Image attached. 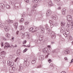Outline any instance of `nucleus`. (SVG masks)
Segmentation results:
<instances>
[{
    "label": "nucleus",
    "mask_w": 73,
    "mask_h": 73,
    "mask_svg": "<svg viewBox=\"0 0 73 73\" xmlns=\"http://www.w3.org/2000/svg\"><path fill=\"white\" fill-rule=\"evenodd\" d=\"M38 30V27H35L33 29V28H31L29 29V31L30 32L33 31V32H35L36 31Z\"/></svg>",
    "instance_id": "1"
},
{
    "label": "nucleus",
    "mask_w": 73,
    "mask_h": 73,
    "mask_svg": "<svg viewBox=\"0 0 73 73\" xmlns=\"http://www.w3.org/2000/svg\"><path fill=\"white\" fill-rule=\"evenodd\" d=\"M8 63L9 64V65H10L11 66H13L14 65V63L12 61V60H8L7 61Z\"/></svg>",
    "instance_id": "2"
},
{
    "label": "nucleus",
    "mask_w": 73,
    "mask_h": 73,
    "mask_svg": "<svg viewBox=\"0 0 73 73\" xmlns=\"http://www.w3.org/2000/svg\"><path fill=\"white\" fill-rule=\"evenodd\" d=\"M67 20L68 21H71V20H72V16L70 15H68L67 16Z\"/></svg>",
    "instance_id": "3"
},
{
    "label": "nucleus",
    "mask_w": 73,
    "mask_h": 73,
    "mask_svg": "<svg viewBox=\"0 0 73 73\" xmlns=\"http://www.w3.org/2000/svg\"><path fill=\"white\" fill-rule=\"evenodd\" d=\"M5 46H4V48L5 49H7L8 48H9V47L10 46V45H9V43H5Z\"/></svg>",
    "instance_id": "4"
},
{
    "label": "nucleus",
    "mask_w": 73,
    "mask_h": 73,
    "mask_svg": "<svg viewBox=\"0 0 73 73\" xmlns=\"http://www.w3.org/2000/svg\"><path fill=\"white\" fill-rule=\"evenodd\" d=\"M5 31H6V32H7V31H9V30H10V28L9 27H5Z\"/></svg>",
    "instance_id": "5"
},
{
    "label": "nucleus",
    "mask_w": 73,
    "mask_h": 73,
    "mask_svg": "<svg viewBox=\"0 0 73 73\" xmlns=\"http://www.w3.org/2000/svg\"><path fill=\"white\" fill-rule=\"evenodd\" d=\"M64 52L65 54H68V53H70V51H69V50H65Z\"/></svg>",
    "instance_id": "6"
},
{
    "label": "nucleus",
    "mask_w": 73,
    "mask_h": 73,
    "mask_svg": "<svg viewBox=\"0 0 73 73\" xmlns=\"http://www.w3.org/2000/svg\"><path fill=\"white\" fill-rule=\"evenodd\" d=\"M13 25L14 28H15V29H17V23H15L13 24Z\"/></svg>",
    "instance_id": "7"
},
{
    "label": "nucleus",
    "mask_w": 73,
    "mask_h": 73,
    "mask_svg": "<svg viewBox=\"0 0 73 73\" xmlns=\"http://www.w3.org/2000/svg\"><path fill=\"white\" fill-rule=\"evenodd\" d=\"M20 31L21 30H24V27L23 26H20L19 28Z\"/></svg>",
    "instance_id": "8"
},
{
    "label": "nucleus",
    "mask_w": 73,
    "mask_h": 73,
    "mask_svg": "<svg viewBox=\"0 0 73 73\" xmlns=\"http://www.w3.org/2000/svg\"><path fill=\"white\" fill-rule=\"evenodd\" d=\"M36 60H37V58H34V60H33V61L31 62V63L32 64H35L36 62Z\"/></svg>",
    "instance_id": "9"
},
{
    "label": "nucleus",
    "mask_w": 73,
    "mask_h": 73,
    "mask_svg": "<svg viewBox=\"0 0 73 73\" xmlns=\"http://www.w3.org/2000/svg\"><path fill=\"white\" fill-rule=\"evenodd\" d=\"M7 21L8 23H12L13 22V21L9 19L7 20Z\"/></svg>",
    "instance_id": "10"
},
{
    "label": "nucleus",
    "mask_w": 73,
    "mask_h": 73,
    "mask_svg": "<svg viewBox=\"0 0 73 73\" xmlns=\"http://www.w3.org/2000/svg\"><path fill=\"white\" fill-rule=\"evenodd\" d=\"M61 26H64L65 24V23L64 22H61Z\"/></svg>",
    "instance_id": "11"
},
{
    "label": "nucleus",
    "mask_w": 73,
    "mask_h": 73,
    "mask_svg": "<svg viewBox=\"0 0 73 73\" xmlns=\"http://www.w3.org/2000/svg\"><path fill=\"white\" fill-rule=\"evenodd\" d=\"M70 22H68L67 23V24L66 26V27H67V28H69V27H70Z\"/></svg>",
    "instance_id": "12"
},
{
    "label": "nucleus",
    "mask_w": 73,
    "mask_h": 73,
    "mask_svg": "<svg viewBox=\"0 0 73 73\" xmlns=\"http://www.w3.org/2000/svg\"><path fill=\"white\" fill-rule=\"evenodd\" d=\"M50 23V26L51 27V26H52V25H53V22L51 21H49Z\"/></svg>",
    "instance_id": "13"
},
{
    "label": "nucleus",
    "mask_w": 73,
    "mask_h": 73,
    "mask_svg": "<svg viewBox=\"0 0 73 73\" xmlns=\"http://www.w3.org/2000/svg\"><path fill=\"white\" fill-rule=\"evenodd\" d=\"M6 37H7V38H9L10 37V35H9V34L7 33L6 35Z\"/></svg>",
    "instance_id": "14"
},
{
    "label": "nucleus",
    "mask_w": 73,
    "mask_h": 73,
    "mask_svg": "<svg viewBox=\"0 0 73 73\" xmlns=\"http://www.w3.org/2000/svg\"><path fill=\"white\" fill-rule=\"evenodd\" d=\"M44 58V56H41L39 57V60H42Z\"/></svg>",
    "instance_id": "15"
},
{
    "label": "nucleus",
    "mask_w": 73,
    "mask_h": 73,
    "mask_svg": "<svg viewBox=\"0 0 73 73\" xmlns=\"http://www.w3.org/2000/svg\"><path fill=\"white\" fill-rule=\"evenodd\" d=\"M41 33H43L44 32V29L42 27L41 28Z\"/></svg>",
    "instance_id": "16"
},
{
    "label": "nucleus",
    "mask_w": 73,
    "mask_h": 73,
    "mask_svg": "<svg viewBox=\"0 0 73 73\" xmlns=\"http://www.w3.org/2000/svg\"><path fill=\"white\" fill-rule=\"evenodd\" d=\"M49 5H50V6H52V5H53V4L52 2H49Z\"/></svg>",
    "instance_id": "17"
},
{
    "label": "nucleus",
    "mask_w": 73,
    "mask_h": 73,
    "mask_svg": "<svg viewBox=\"0 0 73 73\" xmlns=\"http://www.w3.org/2000/svg\"><path fill=\"white\" fill-rule=\"evenodd\" d=\"M33 2H34L35 3H38V1L35 0H33Z\"/></svg>",
    "instance_id": "18"
},
{
    "label": "nucleus",
    "mask_w": 73,
    "mask_h": 73,
    "mask_svg": "<svg viewBox=\"0 0 73 73\" xmlns=\"http://www.w3.org/2000/svg\"><path fill=\"white\" fill-rule=\"evenodd\" d=\"M0 27H3V24L0 23Z\"/></svg>",
    "instance_id": "19"
},
{
    "label": "nucleus",
    "mask_w": 73,
    "mask_h": 73,
    "mask_svg": "<svg viewBox=\"0 0 73 73\" xmlns=\"http://www.w3.org/2000/svg\"><path fill=\"white\" fill-rule=\"evenodd\" d=\"M24 19H23V18H22V19H21V20L19 21L20 22H23L24 21Z\"/></svg>",
    "instance_id": "20"
},
{
    "label": "nucleus",
    "mask_w": 73,
    "mask_h": 73,
    "mask_svg": "<svg viewBox=\"0 0 73 73\" xmlns=\"http://www.w3.org/2000/svg\"><path fill=\"white\" fill-rule=\"evenodd\" d=\"M69 38L70 40H72V36H69Z\"/></svg>",
    "instance_id": "21"
},
{
    "label": "nucleus",
    "mask_w": 73,
    "mask_h": 73,
    "mask_svg": "<svg viewBox=\"0 0 73 73\" xmlns=\"http://www.w3.org/2000/svg\"><path fill=\"white\" fill-rule=\"evenodd\" d=\"M27 42V40H25L23 41V44H26V43Z\"/></svg>",
    "instance_id": "22"
},
{
    "label": "nucleus",
    "mask_w": 73,
    "mask_h": 73,
    "mask_svg": "<svg viewBox=\"0 0 73 73\" xmlns=\"http://www.w3.org/2000/svg\"><path fill=\"white\" fill-rule=\"evenodd\" d=\"M27 49H26V48L23 51V53H25V52H27Z\"/></svg>",
    "instance_id": "23"
},
{
    "label": "nucleus",
    "mask_w": 73,
    "mask_h": 73,
    "mask_svg": "<svg viewBox=\"0 0 73 73\" xmlns=\"http://www.w3.org/2000/svg\"><path fill=\"white\" fill-rule=\"evenodd\" d=\"M6 7L7 8H9V5H6Z\"/></svg>",
    "instance_id": "24"
},
{
    "label": "nucleus",
    "mask_w": 73,
    "mask_h": 73,
    "mask_svg": "<svg viewBox=\"0 0 73 73\" xmlns=\"http://www.w3.org/2000/svg\"><path fill=\"white\" fill-rule=\"evenodd\" d=\"M47 12L49 14V13H51V11H50V10H49Z\"/></svg>",
    "instance_id": "25"
},
{
    "label": "nucleus",
    "mask_w": 73,
    "mask_h": 73,
    "mask_svg": "<svg viewBox=\"0 0 73 73\" xmlns=\"http://www.w3.org/2000/svg\"><path fill=\"white\" fill-rule=\"evenodd\" d=\"M25 25H28V24H29V22H26L25 23Z\"/></svg>",
    "instance_id": "26"
},
{
    "label": "nucleus",
    "mask_w": 73,
    "mask_h": 73,
    "mask_svg": "<svg viewBox=\"0 0 73 73\" xmlns=\"http://www.w3.org/2000/svg\"><path fill=\"white\" fill-rule=\"evenodd\" d=\"M18 59H19V58H17L15 60V62H16L17 60H18Z\"/></svg>",
    "instance_id": "27"
},
{
    "label": "nucleus",
    "mask_w": 73,
    "mask_h": 73,
    "mask_svg": "<svg viewBox=\"0 0 73 73\" xmlns=\"http://www.w3.org/2000/svg\"><path fill=\"white\" fill-rule=\"evenodd\" d=\"M18 59H19V58H17L15 60V62H16L17 60H18Z\"/></svg>",
    "instance_id": "28"
},
{
    "label": "nucleus",
    "mask_w": 73,
    "mask_h": 73,
    "mask_svg": "<svg viewBox=\"0 0 73 73\" xmlns=\"http://www.w3.org/2000/svg\"><path fill=\"white\" fill-rule=\"evenodd\" d=\"M48 62H49V63H50V62L49 61H50V62H52V60L51 59H49V60H48Z\"/></svg>",
    "instance_id": "29"
},
{
    "label": "nucleus",
    "mask_w": 73,
    "mask_h": 73,
    "mask_svg": "<svg viewBox=\"0 0 73 73\" xmlns=\"http://www.w3.org/2000/svg\"><path fill=\"white\" fill-rule=\"evenodd\" d=\"M41 65H40L38 66L37 67H36V68H41Z\"/></svg>",
    "instance_id": "30"
},
{
    "label": "nucleus",
    "mask_w": 73,
    "mask_h": 73,
    "mask_svg": "<svg viewBox=\"0 0 73 73\" xmlns=\"http://www.w3.org/2000/svg\"><path fill=\"white\" fill-rule=\"evenodd\" d=\"M27 37L29 36V33H27Z\"/></svg>",
    "instance_id": "31"
},
{
    "label": "nucleus",
    "mask_w": 73,
    "mask_h": 73,
    "mask_svg": "<svg viewBox=\"0 0 73 73\" xmlns=\"http://www.w3.org/2000/svg\"><path fill=\"white\" fill-rule=\"evenodd\" d=\"M25 1L26 3H29V0H25Z\"/></svg>",
    "instance_id": "32"
},
{
    "label": "nucleus",
    "mask_w": 73,
    "mask_h": 73,
    "mask_svg": "<svg viewBox=\"0 0 73 73\" xmlns=\"http://www.w3.org/2000/svg\"><path fill=\"white\" fill-rule=\"evenodd\" d=\"M5 53V52L4 51H3L1 52V54H4Z\"/></svg>",
    "instance_id": "33"
},
{
    "label": "nucleus",
    "mask_w": 73,
    "mask_h": 73,
    "mask_svg": "<svg viewBox=\"0 0 73 73\" xmlns=\"http://www.w3.org/2000/svg\"><path fill=\"white\" fill-rule=\"evenodd\" d=\"M62 13L63 15H65V11L62 12Z\"/></svg>",
    "instance_id": "34"
},
{
    "label": "nucleus",
    "mask_w": 73,
    "mask_h": 73,
    "mask_svg": "<svg viewBox=\"0 0 73 73\" xmlns=\"http://www.w3.org/2000/svg\"><path fill=\"white\" fill-rule=\"evenodd\" d=\"M61 73H66V72L64 71H63Z\"/></svg>",
    "instance_id": "35"
},
{
    "label": "nucleus",
    "mask_w": 73,
    "mask_h": 73,
    "mask_svg": "<svg viewBox=\"0 0 73 73\" xmlns=\"http://www.w3.org/2000/svg\"><path fill=\"white\" fill-rule=\"evenodd\" d=\"M37 5H34V7L36 8V7H37Z\"/></svg>",
    "instance_id": "36"
},
{
    "label": "nucleus",
    "mask_w": 73,
    "mask_h": 73,
    "mask_svg": "<svg viewBox=\"0 0 73 73\" xmlns=\"http://www.w3.org/2000/svg\"><path fill=\"white\" fill-rule=\"evenodd\" d=\"M72 27L71 28L72 29H73V25H72Z\"/></svg>",
    "instance_id": "37"
},
{
    "label": "nucleus",
    "mask_w": 73,
    "mask_h": 73,
    "mask_svg": "<svg viewBox=\"0 0 73 73\" xmlns=\"http://www.w3.org/2000/svg\"><path fill=\"white\" fill-rule=\"evenodd\" d=\"M19 33V31H17V32H16V33H17V35H18V33Z\"/></svg>",
    "instance_id": "38"
},
{
    "label": "nucleus",
    "mask_w": 73,
    "mask_h": 73,
    "mask_svg": "<svg viewBox=\"0 0 73 73\" xmlns=\"http://www.w3.org/2000/svg\"><path fill=\"white\" fill-rule=\"evenodd\" d=\"M61 9L60 7H59L58 8V9Z\"/></svg>",
    "instance_id": "39"
},
{
    "label": "nucleus",
    "mask_w": 73,
    "mask_h": 73,
    "mask_svg": "<svg viewBox=\"0 0 73 73\" xmlns=\"http://www.w3.org/2000/svg\"><path fill=\"white\" fill-rule=\"evenodd\" d=\"M47 47H48V48H50V46H49V45Z\"/></svg>",
    "instance_id": "40"
},
{
    "label": "nucleus",
    "mask_w": 73,
    "mask_h": 73,
    "mask_svg": "<svg viewBox=\"0 0 73 73\" xmlns=\"http://www.w3.org/2000/svg\"><path fill=\"white\" fill-rule=\"evenodd\" d=\"M73 62V59L72 60L71 62Z\"/></svg>",
    "instance_id": "41"
},
{
    "label": "nucleus",
    "mask_w": 73,
    "mask_h": 73,
    "mask_svg": "<svg viewBox=\"0 0 73 73\" xmlns=\"http://www.w3.org/2000/svg\"><path fill=\"white\" fill-rule=\"evenodd\" d=\"M1 46H3V43H2V44H1Z\"/></svg>",
    "instance_id": "42"
},
{
    "label": "nucleus",
    "mask_w": 73,
    "mask_h": 73,
    "mask_svg": "<svg viewBox=\"0 0 73 73\" xmlns=\"http://www.w3.org/2000/svg\"><path fill=\"white\" fill-rule=\"evenodd\" d=\"M1 5H2V4H0V7H1Z\"/></svg>",
    "instance_id": "43"
},
{
    "label": "nucleus",
    "mask_w": 73,
    "mask_h": 73,
    "mask_svg": "<svg viewBox=\"0 0 73 73\" xmlns=\"http://www.w3.org/2000/svg\"><path fill=\"white\" fill-rule=\"evenodd\" d=\"M27 60V58H25L24 59V61H26V60Z\"/></svg>",
    "instance_id": "44"
},
{
    "label": "nucleus",
    "mask_w": 73,
    "mask_h": 73,
    "mask_svg": "<svg viewBox=\"0 0 73 73\" xmlns=\"http://www.w3.org/2000/svg\"><path fill=\"white\" fill-rule=\"evenodd\" d=\"M65 60H67V58H66V57L65 58Z\"/></svg>",
    "instance_id": "45"
},
{
    "label": "nucleus",
    "mask_w": 73,
    "mask_h": 73,
    "mask_svg": "<svg viewBox=\"0 0 73 73\" xmlns=\"http://www.w3.org/2000/svg\"><path fill=\"white\" fill-rule=\"evenodd\" d=\"M14 38L13 37H12V39L13 40V39Z\"/></svg>",
    "instance_id": "46"
},
{
    "label": "nucleus",
    "mask_w": 73,
    "mask_h": 73,
    "mask_svg": "<svg viewBox=\"0 0 73 73\" xmlns=\"http://www.w3.org/2000/svg\"><path fill=\"white\" fill-rule=\"evenodd\" d=\"M17 47V45H15V47Z\"/></svg>",
    "instance_id": "47"
},
{
    "label": "nucleus",
    "mask_w": 73,
    "mask_h": 73,
    "mask_svg": "<svg viewBox=\"0 0 73 73\" xmlns=\"http://www.w3.org/2000/svg\"><path fill=\"white\" fill-rule=\"evenodd\" d=\"M51 66H52V65H53V64H51Z\"/></svg>",
    "instance_id": "48"
},
{
    "label": "nucleus",
    "mask_w": 73,
    "mask_h": 73,
    "mask_svg": "<svg viewBox=\"0 0 73 73\" xmlns=\"http://www.w3.org/2000/svg\"><path fill=\"white\" fill-rule=\"evenodd\" d=\"M64 10H63V11H66V10L65 9H64Z\"/></svg>",
    "instance_id": "49"
},
{
    "label": "nucleus",
    "mask_w": 73,
    "mask_h": 73,
    "mask_svg": "<svg viewBox=\"0 0 73 73\" xmlns=\"http://www.w3.org/2000/svg\"><path fill=\"white\" fill-rule=\"evenodd\" d=\"M56 1H59L60 0H56Z\"/></svg>",
    "instance_id": "50"
},
{
    "label": "nucleus",
    "mask_w": 73,
    "mask_h": 73,
    "mask_svg": "<svg viewBox=\"0 0 73 73\" xmlns=\"http://www.w3.org/2000/svg\"><path fill=\"white\" fill-rule=\"evenodd\" d=\"M23 46H25V45H24Z\"/></svg>",
    "instance_id": "51"
},
{
    "label": "nucleus",
    "mask_w": 73,
    "mask_h": 73,
    "mask_svg": "<svg viewBox=\"0 0 73 73\" xmlns=\"http://www.w3.org/2000/svg\"><path fill=\"white\" fill-rule=\"evenodd\" d=\"M1 49H0V51H1Z\"/></svg>",
    "instance_id": "52"
},
{
    "label": "nucleus",
    "mask_w": 73,
    "mask_h": 73,
    "mask_svg": "<svg viewBox=\"0 0 73 73\" xmlns=\"http://www.w3.org/2000/svg\"><path fill=\"white\" fill-rule=\"evenodd\" d=\"M19 51H20V50H18L17 52H19Z\"/></svg>",
    "instance_id": "53"
},
{
    "label": "nucleus",
    "mask_w": 73,
    "mask_h": 73,
    "mask_svg": "<svg viewBox=\"0 0 73 73\" xmlns=\"http://www.w3.org/2000/svg\"><path fill=\"white\" fill-rule=\"evenodd\" d=\"M20 53V52H19V53Z\"/></svg>",
    "instance_id": "54"
}]
</instances>
